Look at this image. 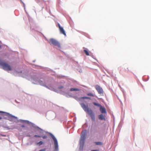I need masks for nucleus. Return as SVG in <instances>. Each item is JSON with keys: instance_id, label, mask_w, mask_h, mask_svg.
I'll list each match as a JSON object with an SVG mask.
<instances>
[{"instance_id": "1", "label": "nucleus", "mask_w": 151, "mask_h": 151, "mask_svg": "<svg viewBox=\"0 0 151 151\" xmlns=\"http://www.w3.org/2000/svg\"><path fill=\"white\" fill-rule=\"evenodd\" d=\"M80 104L84 111L89 115L92 121H94L95 119V115L92 110L88 107V105H86L82 103H80Z\"/></svg>"}, {"instance_id": "2", "label": "nucleus", "mask_w": 151, "mask_h": 151, "mask_svg": "<svg viewBox=\"0 0 151 151\" xmlns=\"http://www.w3.org/2000/svg\"><path fill=\"white\" fill-rule=\"evenodd\" d=\"M0 65L2 68L5 70H9V65L6 62L0 59Z\"/></svg>"}, {"instance_id": "3", "label": "nucleus", "mask_w": 151, "mask_h": 151, "mask_svg": "<svg viewBox=\"0 0 151 151\" xmlns=\"http://www.w3.org/2000/svg\"><path fill=\"white\" fill-rule=\"evenodd\" d=\"M86 135L85 134H82L80 140V146L79 149L80 150H82L83 148L84 145V141L85 139Z\"/></svg>"}, {"instance_id": "4", "label": "nucleus", "mask_w": 151, "mask_h": 151, "mask_svg": "<svg viewBox=\"0 0 151 151\" xmlns=\"http://www.w3.org/2000/svg\"><path fill=\"white\" fill-rule=\"evenodd\" d=\"M50 45L54 46H57L58 47H61L60 44V42L54 39L51 38L50 40Z\"/></svg>"}, {"instance_id": "5", "label": "nucleus", "mask_w": 151, "mask_h": 151, "mask_svg": "<svg viewBox=\"0 0 151 151\" xmlns=\"http://www.w3.org/2000/svg\"><path fill=\"white\" fill-rule=\"evenodd\" d=\"M51 136L54 142V146L55 149V150L57 151L58 150V142L56 138L54 137V136L52 134Z\"/></svg>"}, {"instance_id": "6", "label": "nucleus", "mask_w": 151, "mask_h": 151, "mask_svg": "<svg viewBox=\"0 0 151 151\" xmlns=\"http://www.w3.org/2000/svg\"><path fill=\"white\" fill-rule=\"evenodd\" d=\"M95 88L99 94L101 95H103L104 91L102 88L99 85H96L95 86Z\"/></svg>"}, {"instance_id": "7", "label": "nucleus", "mask_w": 151, "mask_h": 151, "mask_svg": "<svg viewBox=\"0 0 151 151\" xmlns=\"http://www.w3.org/2000/svg\"><path fill=\"white\" fill-rule=\"evenodd\" d=\"M58 27H59L60 31V33L64 35L65 36H66V35L65 33V32L63 28L61 26H60V25L59 24H58Z\"/></svg>"}, {"instance_id": "8", "label": "nucleus", "mask_w": 151, "mask_h": 151, "mask_svg": "<svg viewBox=\"0 0 151 151\" xmlns=\"http://www.w3.org/2000/svg\"><path fill=\"white\" fill-rule=\"evenodd\" d=\"M10 121L15 122L17 121V117L10 114Z\"/></svg>"}, {"instance_id": "9", "label": "nucleus", "mask_w": 151, "mask_h": 151, "mask_svg": "<svg viewBox=\"0 0 151 151\" xmlns=\"http://www.w3.org/2000/svg\"><path fill=\"white\" fill-rule=\"evenodd\" d=\"M84 99H89L90 100H91V98L89 97H80V98H78L77 99V100L78 101H82V100Z\"/></svg>"}, {"instance_id": "10", "label": "nucleus", "mask_w": 151, "mask_h": 151, "mask_svg": "<svg viewBox=\"0 0 151 151\" xmlns=\"http://www.w3.org/2000/svg\"><path fill=\"white\" fill-rule=\"evenodd\" d=\"M100 108V111L102 113H106V110L104 107L101 106Z\"/></svg>"}, {"instance_id": "11", "label": "nucleus", "mask_w": 151, "mask_h": 151, "mask_svg": "<svg viewBox=\"0 0 151 151\" xmlns=\"http://www.w3.org/2000/svg\"><path fill=\"white\" fill-rule=\"evenodd\" d=\"M99 118L101 120H106L103 114H100L99 115Z\"/></svg>"}, {"instance_id": "12", "label": "nucleus", "mask_w": 151, "mask_h": 151, "mask_svg": "<svg viewBox=\"0 0 151 151\" xmlns=\"http://www.w3.org/2000/svg\"><path fill=\"white\" fill-rule=\"evenodd\" d=\"M129 70L128 69V68H124L122 69V70H120L122 72L123 71H124L126 72H128L129 71Z\"/></svg>"}, {"instance_id": "13", "label": "nucleus", "mask_w": 151, "mask_h": 151, "mask_svg": "<svg viewBox=\"0 0 151 151\" xmlns=\"http://www.w3.org/2000/svg\"><path fill=\"white\" fill-rule=\"evenodd\" d=\"M80 89L77 88H71L70 89V91H79Z\"/></svg>"}, {"instance_id": "14", "label": "nucleus", "mask_w": 151, "mask_h": 151, "mask_svg": "<svg viewBox=\"0 0 151 151\" xmlns=\"http://www.w3.org/2000/svg\"><path fill=\"white\" fill-rule=\"evenodd\" d=\"M83 51L88 56L89 55V52L87 50L85 49L83 50Z\"/></svg>"}, {"instance_id": "15", "label": "nucleus", "mask_w": 151, "mask_h": 151, "mask_svg": "<svg viewBox=\"0 0 151 151\" xmlns=\"http://www.w3.org/2000/svg\"><path fill=\"white\" fill-rule=\"evenodd\" d=\"M6 114H7L5 112L2 111H0V115L1 116H3L6 115Z\"/></svg>"}, {"instance_id": "16", "label": "nucleus", "mask_w": 151, "mask_h": 151, "mask_svg": "<svg viewBox=\"0 0 151 151\" xmlns=\"http://www.w3.org/2000/svg\"><path fill=\"white\" fill-rule=\"evenodd\" d=\"M93 105H94L96 106H99V107H101V105L99 104H98V103H97L96 102H93Z\"/></svg>"}, {"instance_id": "17", "label": "nucleus", "mask_w": 151, "mask_h": 151, "mask_svg": "<svg viewBox=\"0 0 151 151\" xmlns=\"http://www.w3.org/2000/svg\"><path fill=\"white\" fill-rule=\"evenodd\" d=\"M87 95L88 96H91L93 97H94L95 95L94 94L92 93H89L87 94Z\"/></svg>"}, {"instance_id": "18", "label": "nucleus", "mask_w": 151, "mask_h": 151, "mask_svg": "<svg viewBox=\"0 0 151 151\" xmlns=\"http://www.w3.org/2000/svg\"><path fill=\"white\" fill-rule=\"evenodd\" d=\"M43 144L42 142L40 141V142H37V145H38L39 146H40V145H42Z\"/></svg>"}, {"instance_id": "19", "label": "nucleus", "mask_w": 151, "mask_h": 151, "mask_svg": "<svg viewBox=\"0 0 151 151\" xmlns=\"http://www.w3.org/2000/svg\"><path fill=\"white\" fill-rule=\"evenodd\" d=\"M96 145H101L102 144V142H96Z\"/></svg>"}, {"instance_id": "20", "label": "nucleus", "mask_w": 151, "mask_h": 151, "mask_svg": "<svg viewBox=\"0 0 151 151\" xmlns=\"http://www.w3.org/2000/svg\"><path fill=\"white\" fill-rule=\"evenodd\" d=\"M34 137H41V136H40L37 135H34Z\"/></svg>"}, {"instance_id": "21", "label": "nucleus", "mask_w": 151, "mask_h": 151, "mask_svg": "<svg viewBox=\"0 0 151 151\" xmlns=\"http://www.w3.org/2000/svg\"><path fill=\"white\" fill-rule=\"evenodd\" d=\"M42 137L44 139H46L47 138V137L46 136H42Z\"/></svg>"}, {"instance_id": "22", "label": "nucleus", "mask_w": 151, "mask_h": 151, "mask_svg": "<svg viewBox=\"0 0 151 151\" xmlns=\"http://www.w3.org/2000/svg\"><path fill=\"white\" fill-rule=\"evenodd\" d=\"M37 81L38 82H39V83L41 85H42V82L41 81L40 82V81H38V80H37Z\"/></svg>"}, {"instance_id": "23", "label": "nucleus", "mask_w": 151, "mask_h": 151, "mask_svg": "<svg viewBox=\"0 0 151 151\" xmlns=\"http://www.w3.org/2000/svg\"><path fill=\"white\" fill-rule=\"evenodd\" d=\"M63 88V86H60L59 87V89H61V88Z\"/></svg>"}, {"instance_id": "24", "label": "nucleus", "mask_w": 151, "mask_h": 151, "mask_svg": "<svg viewBox=\"0 0 151 151\" xmlns=\"http://www.w3.org/2000/svg\"><path fill=\"white\" fill-rule=\"evenodd\" d=\"M91 151H99V150H92Z\"/></svg>"}, {"instance_id": "25", "label": "nucleus", "mask_w": 151, "mask_h": 151, "mask_svg": "<svg viewBox=\"0 0 151 151\" xmlns=\"http://www.w3.org/2000/svg\"><path fill=\"white\" fill-rule=\"evenodd\" d=\"M26 136L30 137V134L27 135Z\"/></svg>"}, {"instance_id": "26", "label": "nucleus", "mask_w": 151, "mask_h": 151, "mask_svg": "<svg viewBox=\"0 0 151 151\" xmlns=\"http://www.w3.org/2000/svg\"><path fill=\"white\" fill-rule=\"evenodd\" d=\"M22 127H24V125H22Z\"/></svg>"}, {"instance_id": "27", "label": "nucleus", "mask_w": 151, "mask_h": 151, "mask_svg": "<svg viewBox=\"0 0 151 151\" xmlns=\"http://www.w3.org/2000/svg\"><path fill=\"white\" fill-rule=\"evenodd\" d=\"M2 119V117L1 116H0V120Z\"/></svg>"}, {"instance_id": "28", "label": "nucleus", "mask_w": 151, "mask_h": 151, "mask_svg": "<svg viewBox=\"0 0 151 151\" xmlns=\"http://www.w3.org/2000/svg\"><path fill=\"white\" fill-rule=\"evenodd\" d=\"M10 71H11V67H10Z\"/></svg>"}, {"instance_id": "29", "label": "nucleus", "mask_w": 151, "mask_h": 151, "mask_svg": "<svg viewBox=\"0 0 151 151\" xmlns=\"http://www.w3.org/2000/svg\"><path fill=\"white\" fill-rule=\"evenodd\" d=\"M1 45H0V48H1Z\"/></svg>"}]
</instances>
